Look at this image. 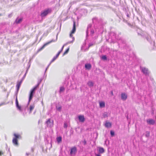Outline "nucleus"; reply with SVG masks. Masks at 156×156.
I'll list each match as a JSON object with an SVG mask.
<instances>
[{"instance_id":"f257e3e1","label":"nucleus","mask_w":156,"mask_h":156,"mask_svg":"<svg viewBox=\"0 0 156 156\" xmlns=\"http://www.w3.org/2000/svg\"><path fill=\"white\" fill-rule=\"evenodd\" d=\"M41 81L39 82L37 85L34 88H33L30 91V92L29 94V102H30L31 100L32 99L34 94L35 90L38 87Z\"/></svg>"},{"instance_id":"f03ea898","label":"nucleus","mask_w":156,"mask_h":156,"mask_svg":"<svg viewBox=\"0 0 156 156\" xmlns=\"http://www.w3.org/2000/svg\"><path fill=\"white\" fill-rule=\"evenodd\" d=\"M57 36H58V34H57L56 35V39L55 40H54L53 39L51 40V41L45 43L43 45V46L41 47L40 48H39L38 50V51H41V50H42L44 48V47L45 46H46V45H48V44H50V43H51V42H54L56 41L57 39Z\"/></svg>"},{"instance_id":"7ed1b4c3","label":"nucleus","mask_w":156,"mask_h":156,"mask_svg":"<svg viewBox=\"0 0 156 156\" xmlns=\"http://www.w3.org/2000/svg\"><path fill=\"white\" fill-rule=\"evenodd\" d=\"M45 124L47 127H51L53 126V121L51 119H49L46 122Z\"/></svg>"},{"instance_id":"20e7f679","label":"nucleus","mask_w":156,"mask_h":156,"mask_svg":"<svg viewBox=\"0 0 156 156\" xmlns=\"http://www.w3.org/2000/svg\"><path fill=\"white\" fill-rule=\"evenodd\" d=\"M51 12V9H48L42 11L41 14V16L42 17H44L46 16L48 13Z\"/></svg>"},{"instance_id":"39448f33","label":"nucleus","mask_w":156,"mask_h":156,"mask_svg":"<svg viewBox=\"0 0 156 156\" xmlns=\"http://www.w3.org/2000/svg\"><path fill=\"white\" fill-rule=\"evenodd\" d=\"M76 24H75V21L73 22V27L72 29V31L71 32V34H70V37H72L73 39V40L72 41H73V42L74 41V40L75 38L74 37H73L72 34H74L75 31H76Z\"/></svg>"},{"instance_id":"423d86ee","label":"nucleus","mask_w":156,"mask_h":156,"mask_svg":"<svg viewBox=\"0 0 156 156\" xmlns=\"http://www.w3.org/2000/svg\"><path fill=\"white\" fill-rule=\"evenodd\" d=\"M138 35H141L144 38L146 39L147 41H149V40L150 37L147 34L142 32L141 33H138Z\"/></svg>"},{"instance_id":"0eeeda50","label":"nucleus","mask_w":156,"mask_h":156,"mask_svg":"<svg viewBox=\"0 0 156 156\" xmlns=\"http://www.w3.org/2000/svg\"><path fill=\"white\" fill-rule=\"evenodd\" d=\"M16 107L17 109L19 110L20 112H22V108L19 105L18 101L17 95H16Z\"/></svg>"},{"instance_id":"6e6552de","label":"nucleus","mask_w":156,"mask_h":156,"mask_svg":"<svg viewBox=\"0 0 156 156\" xmlns=\"http://www.w3.org/2000/svg\"><path fill=\"white\" fill-rule=\"evenodd\" d=\"M77 149L76 147H74L71 149L70 154L71 156L74 155L76 153Z\"/></svg>"},{"instance_id":"1a4fd4ad","label":"nucleus","mask_w":156,"mask_h":156,"mask_svg":"<svg viewBox=\"0 0 156 156\" xmlns=\"http://www.w3.org/2000/svg\"><path fill=\"white\" fill-rule=\"evenodd\" d=\"M142 72L145 75H148L149 74L148 71L147 69L144 67H142L141 68Z\"/></svg>"},{"instance_id":"9d476101","label":"nucleus","mask_w":156,"mask_h":156,"mask_svg":"<svg viewBox=\"0 0 156 156\" xmlns=\"http://www.w3.org/2000/svg\"><path fill=\"white\" fill-rule=\"evenodd\" d=\"M147 122L148 124L152 125H154L155 123V120L152 119H147Z\"/></svg>"},{"instance_id":"9b49d317","label":"nucleus","mask_w":156,"mask_h":156,"mask_svg":"<svg viewBox=\"0 0 156 156\" xmlns=\"http://www.w3.org/2000/svg\"><path fill=\"white\" fill-rule=\"evenodd\" d=\"M110 36L112 37V38L113 39H115L117 40H118V38L116 37V34L114 32H112L110 33Z\"/></svg>"},{"instance_id":"f8f14e48","label":"nucleus","mask_w":156,"mask_h":156,"mask_svg":"<svg viewBox=\"0 0 156 156\" xmlns=\"http://www.w3.org/2000/svg\"><path fill=\"white\" fill-rule=\"evenodd\" d=\"M79 121L81 122H83L85 121V118L83 115H80L78 116Z\"/></svg>"},{"instance_id":"ddd939ff","label":"nucleus","mask_w":156,"mask_h":156,"mask_svg":"<svg viewBox=\"0 0 156 156\" xmlns=\"http://www.w3.org/2000/svg\"><path fill=\"white\" fill-rule=\"evenodd\" d=\"M127 98V95L125 93L121 94V99L123 101H125Z\"/></svg>"},{"instance_id":"4468645a","label":"nucleus","mask_w":156,"mask_h":156,"mask_svg":"<svg viewBox=\"0 0 156 156\" xmlns=\"http://www.w3.org/2000/svg\"><path fill=\"white\" fill-rule=\"evenodd\" d=\"M12 142L14 145L16 146H18V140L17 139H15L13 138L12 140Z\"/></svg>"},{"instance_id":"2eb2a0df","label":"nucleus","mask_w":156,"mask_h":156,"mask_svg":"<svg viewBox=\"0 0 156 156\" xmlns=\"http://www.w3.org/2000/svg\"><path fill=\"white\" fill-rule=\"evenodd\" d=\"M22 80H21L20 81V82H18L17 85H16V87H17V92H18V91H19V88H20V85L21 84V83L22 82Z\"/></svg>"},{"instance_id":"dca6fc26","label":"nucleus","mask_w":156,"mask_h":156,"mask_svg":"<svg viewBox=\"0 0 156 156\" xmlns=\"http://www.w3.org/2000/svg\"><path fill=\"white\" fill-rule=\"evenodd\" d=\"M100 107L101 108H103L105 107V103L103 101L99 102Z\"/></svg>"},{"instance_id":"f3484780","label":"nucleus","mask_w":156,"mask_h":156,"mask_svg":"<svg viewBox=\"0 0 156 156\" xmlns=\"http://www.w3.org/2000/svg\"><path fill=\"white\" fill-rule=\"evenodd\" d=\"M92 25L91 24H90L88 25L87 27V30L86 31L87 36L88 31L90 29V28L92 27Z\"/></svg>"},{"instance_id":"a211bd4d","label":"nucleus","mask_w":156,"mask_h":156,"mask_svg":"<svg viewBox=\"0 0 156 156\" xmlns=\"http://www.w3.org/2000/svg\"><path fill=\"white\" fill-rule=\"evenodd\" d=\"M98 151L100 153H103L105 152V150L103 148L99 147L98 148Z\"/></svg>"},{"instance_id":"6ab92c4d","label":"nucleus","mask_w":156,"mask_h":156,"mask_svg":"<svg viewBox=\"0 0 156 156\" xmlns=\"http://www.w3.org/2000/svg\"><path fill=\"white\" fill-rule=\"evenodd\" d=\"M85 67L86 69H90L91 68V66L90 64H87L85 65Z\"/></svg>"},{"instance_id":"aec40b11","label":"nucleus","mask_w":156,"mask_h":156,"mask_svg":"<svg viewBox=\"0 0 156 156\" xmlns=\"http://www.w3.org/2000/svg\"><path fill=\"white\" fill-rule=\"evenodd\" d=\"M87 85L90 87H92L93 86L94 83L91 81H89L87 83Z\"/></svg>"},{"instance_id":"412c9836","label":"nucleus","mask_w":156,"mask_h":156,"mask_svg":"<svg viewBox=\"0 0 156 156\" xmlns=\"http://www.w3.org/2000/svg\"><path fill=\"white\" fill-rule=\"evenodd\" d=\"M105 126L106 127H109L111 126V124L109 122H106L105 124Z\"/></svg>"},{"instance_id":"4be33fe9","label":"nucleus","mask_w":156,"mask_h":156,"mask_svg":"<svg viewBox=\"0 0 156 156\" xmlns=\"http://www.w3.org/2000/svg\"><path fill=\"white\" fill-rule=\"evenodd\" d=\"M22 19L21 18H17L15 20V22L17 23H20L21 22Z\"/></svg>"},{"instance_id":"5701e85b","label":"nucleus","mask_w":156,"mask_h":156,"mask_svg":"<svg viewBox=\"0 0 156 156\" xmlns=\"http://www.w3.org/2000/svg\"><path fill=\"white\" fill-rule=\"evenodd\" d=\"M73 43V41H69V42H67L65 44H64V45L62 47L61 50V51H62L63 48L65 46L67 45V44H69L71 43Z\"/></svg>"},{"instance_id":"b1692460","label":"nucleus","mask_w":156,"mask_h":156,"mask_svg":"<svg viewBox=\"0 0 156 156\" xmlns=\"http://www.w3.org/2000/svg\"><path fill=\"white\" fill-rule=\"evenodd\" d=\"M14 135L15 136V137L14 138L15 139H17L21 138V136L19 135H17L15 133L14 134Z\"/></svg>"},{"instance_id":"393cba45","label":"nucleus","mask_w":156,"mask_h":156,"mask_svg":"<svg viewBox=\"0 0 156 156\" xmlns=\"http://www.w3.org/2000/svg\"><path fill=\"white\" fill-rule=\"evenodd\" d=\"M56 59L54 57L52 59L51 61V62L50 63V64L48 65V66L47 67L45 71V72H46V70H47L49 66L50 65V64L52 62H53V61H54Z\"/></svg>"},{"instance_id":"a878e982","label":"nucleus","mask_w":156,"mask_h":156,"mask_svg":"<svg viewBox=\"0 0 156 156\" xmlns=\"http://www.w3.org/2000/svg\"><path fill=\"white\" fill-rule=\"evenodd\" d=\"M34 105H30V113H31L32 111L34 108Z\"/></svg>"},{"instance_id":"bb28decb","label":"nucleus","mask_w":156,"mask_h":156,"mask_svg":"<svg viewBox=\"0 0 156 156\" xmlns=\"http://www.w3.org/2000/svg\"><path fill=\"white\" fill-rule=\"evenodd\" d=\"M57 141L58 143L61 142L62 141V137L61 136L58 137L57 138Z\"/></svg>"},{"instance_id":"cd10ccee","label":"nucleus","mask_w":156,"mask_h":156,"mask_svg":"<svg viewBox=\"0 0 156 156\" xmlns=\"http://www.w3.org/2000/svg\"><path fill=\"white\" fill-rule=\"evenodd\" d=\"M150 132L147 131H146V132L145 136L147 137H149L150 136Z\"/></svg>"},{"instance_id":"c85d7f7f","label":"nucleus","mask_w":156,"mask_h":156,"mask_svg":"<svg viewBox=\"0 0 156 156\" xmlns=\"http://www.w3.org/2000/svg\"><path fill=\"white\" fill-rule=\"evenodd\" d=\"M65 90V88L63 87H60V90H59V92L60 93H61V92L64 91V90Z\"/></svg>"},{"instance_id":"c756f323","label":"nucleus","mask_w":156,"mask_h":156,"mask_svg":"<svg viewBox=\"0 0 156 156\" xmlns=\"http://www.w3.org/2000/svg\"><path fill=\"white\" fill-rule=\"evenodd\" d=\"M69 48H68L66 50V51L64 52V53H63V55H66V54H67L68 53V51H69Z\"/></svg>"},{"instance_id":"7c9ffc66","label":"nucleus","mask_w":156,"mask_h":156,"mask_svg":"<svg viewBox=\"0 0 156 156\" xmlns=\"http://www.w3.org/2000/svg\"><path fill=\"white\" fill-rule=\"evenodd\" d=\"M97 20V18L96 17L92 19L93 22L94 23Z\"/></svg>"},{"instance_id":"2f4dec72","label":"nucleus","mask_w":156,"mask_h":156,"mask_svg":"<svg viewBox=\"0 0 156 156\" xmlns=\"http://www.w3.org/2000/svg\"><path fill=\"white\" fill-rule=\"evenodd\" d=\"M102 59L104 60H106L107 59V57L105 55H103L101 57Z\"/></svg>"},{"instance_id":"473e14b6","label":"nucleus","mask_w":156,"mask_h":156,"mask_svg":"<svg viewBox=\"0 0 156 156\" xmlns=\"http://www.w3.org/2000/svg\"><path fill=\"white\" fill-rule=\"evenodd\" d=\"M90 30V34L92 35H93V34L94 33V31L93 30H91V29H90L89 30Z\"/></svg>"},{"instance_id":"72a5a7b5","label":"nucleus","mask_w":156,"mask_h":156,"mask_svg":"<svg viewBox=\"0 0 156 156\" xmlns=\"http://www.w3.org/2000/svg\"><path fill=\"white\" fill-rule=\"evenodd\" d=\"M110 134H111V136H114L115 135L114 132L113 131H111Z\"/></svg>"},{"instance_id":"f704fd0d","label":"nucleus","mask_w":156,"mask_h":156,"mask_svg":"<svg viewBox=\"0 0 156 156\" xmlns=\"http://www.w3.org/2000/svg\"><path fill=\"white\" fill-rule=\"evenodd\" d=\"M56 109H57L59 111H60L61 110V107H56Z\"/></svg>"},{"instance_id":"c9c22d12","label":"nucleus","mask_w":156,"mask_h":156,"mask_svg":"<svg viewBox=\"0 0 156 156\" xmlns=\"http://www.w3.org/2000/svg\"><path fill=\"white\" fill-rule=\"evenodd\" d=\"M104 118H105L107 117V115L106 113H105L103 114V115Z\"/></svg>"},{"instance_id":"e433bc0d","label":"nucleus","mask_w":156,"mask_h":156,"mask_svg":"<svg viewBox=\"0 0 156 156\" xmlns=\"http://www.w3.org/2000/svg\"><path fill=\"white\" fill-rule=\"evenodd\" d=\"M67 126H68V125H67V124L66 123H65L64 124V128H66L67 127Z\"/></svg>"},{"instance_id":"4c0bfd02","label":"nucleus","mask_w":156,"mask_h":156,"mask_svg":"<svg viewBox=\"0 0 156 156\" xmlns=\"http://www.w3.org/2000/svg\"><path fill=\"white\" fill-rule=\"evenodd\" d=\"M4 154V153L2 151H0V156H1L3 154Z\"/></svg>"},{"instance_id":"58836bf2","label":"nucleus","mask_w":156,"mask_h":156,"mask_svg":"<svg viewBox=\"0 0 156 156\" xmlns=\"http://www.w3.org/2000/svg\"><path fill=\"white\" fill-rule=\"evenodd\" d=\"M95 156H101L100 153L95 154Z\"/></svg>"},{"instance_id":"ea45409f","label":"nucleus","mask_w":156,"mask_h":156,"mask_svg":"<svg viewBox=\"0 0 156 156\" xmlns=\"http://www.w3.org/2000/svg\"><path fill=\"white\" fill-rule=\"evenodd\" d=\"M34 147H32L31 148V151L32 152H33L34 151Z\"/></svg>"},{"instance_id":"a19ab883","label":"nucleus","mask_w":156,"mask_h":156,"mask_svg":"<svg viewBox=\"0 0 156 156\" xmlns=\"http://www.w3.org/2000/svg\"><path fill=\"white\" fill-rule=\"evenodd\" d=\"M93 45V44H92V43H90L89 45V47H90L92 46V45Z\"/></svg>"},{"instance_id":"79ce46f5","label":"nucleus","mask_w":156,"mask_h":156,"mask_svg":"<svg viewBox=\"0 0 156 156\" xmlns=\"http://www.w3.org/2000/svg\"><path fill=\"white\" fill-rule=\"evenodd\" d=\"M5 103H4V102H3V103H1V104H0V106H2V105H5Z\"/></svg>"},{"instance_id":"37998d69","label":"nucleus","mask_w":156,"mask_h":156,"mask_svg":"<svg viewBox=\"0 0 156 156\" xmlns=\"http://www.w3.org/2000/svg\"><path fill=\"white\" fill-rule=\"evenodd\" d=\"M30 153H26V155L27 156H28L30 155Z\"/></svg>"},{"instance_id":"c03bdc74","label":"nucleus","mask_w":156,"mask_h":156,"mask_svg":"<svg viewBox=\"0 0 156 156\" xmlns=\"http://www.w3.org/2000/svg\"><path fill=\"white\" fill-rule=\"evenodd\" d=\"M126 16H127V17H128V18L129 17V14H128V13H127V14H126Z\"/></svg>"},{"instance_id":"a18cd8bd","label":"nucleus","mask_w":156,"mask_h":156,"mask_svg":"<svg viewBox=\"0 0 156 156\" xmlns=\"http://www.w3.org/2000/svg\"><path fill=\"white\" fill-rule=\"evenodd\" d=\"M62 52V51H60L58 52V54H60V53Z\"/></svg>"},{"instance_id":"49530a36","label":"nucleus","mask_w":156,"mask_h":156,"mask_svg":"<svg viewBox=\"0 0 156 156\" xmlns=\"http://www.w3.org/2000/svg\"><path fill=\"white\" fill-rule=\"evenodd\" d=\"M62 52V51H60L58 52V54H60V53Z\"/></svg>"},{"instance_id":"de8ad7c7","label":"nucleus","mask_w":156,"mask_h":156,"mask_svg":"<svg viewBox=\"0 0 156 156\" xmlns=\"http://www.w3.org/2000/svg\"><path fill=\"white\" fill-rule=\"evenodd\" d=\"M59 54H58V53H57V54L56 55V57H58Z\"/></svg>"},{"instance_id":"09e8293b","label":"nucleus","mask_w":156,"mask_h":156,"mask_svg":"<svg viewBox=\"0 0 156 156\" xmlns=\"http://www.w3.org/2000/svg\"><path fill=\"white\" fill-rule=\"evenodd\" d=\"M111 94H112V95H113V92H112V91H111Z\"/></svg>"},{"instance_id":"8fccbe9b","label":"nucleus","mask_w":156,"mask_h":156,"mask_svg":"<svg viewBox=\"0 0 156 156\" xmlns=\"http://www.w3.org/2000/svg\"><path fill=\"white\" fill-rule=\"evenodd\" d=\"M58 57H56V55L54 57L56 58H56Z\"/></svg>"},{"instance_id":"3c124183","label":"nucleus","mask_w":156,"mask_h":156,"mask_svg":"<svg viewBox=\"0 0 156 156\" xmlns=\"http://www.w3.org/2000/svg\"><path fill=\"white\" fill-rule=\"evenodd\" d=\"M41 103H42V105H43V101H42Z\"/></svg>"},{"instance_id":"603ef678","label":"nucleus","mask_w":156,"mask_h":156,"mask_svg":"<svg viewBox=\"0 0 156 156\" xmlns=\"http://www.w3.org/2000/svg\"><path fill=\"white\" fill-rule=\"evenodd\" d=\"M9 16L10 17V15H9Z\"/></svg>"},{"instance_id":"864d4df0","label":"nucleus","mask_w":156,"mask_h":156,"mask_svg":"<svg viewBox=\"0 0 156 156\" xmlns=\"http://www.w3.org/2000/svg\"><path fill=\"white\" fill-rule=\"evenodd\" d=\"M9 16L10 17V15H9Z\"/></svg>"},{"instance_id":"5fc2aeb1","label":"nucleus","mask_w":156,"mask_h":156,"mask_svg":"<svg viewBox=\"0 0 156 156\" xmlns=\"http://www.w3.org/2000/svg\"><path fill=\"white\" fill-rule=\"evenodd\" d=\"M1 16V14H0V16Z\"/></svg>"},{"instance_id":"6e6d98bb","label":"nucleus","mask_w":156,"mask_h":156,"mask_svg":"<svg viewBox=\"0 0 156 156\" xmlns=\"http://www.w3.org/2000/svg\"><path fill=\"white\" fill-rule=\"evenodd\" d=\"M18 92H17V94H17V93Z\"/></svg>"}]
</instances>
